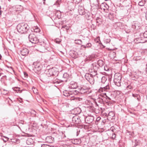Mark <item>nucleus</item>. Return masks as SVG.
<instances>
[{
	"mask_svg": "<svg viewBox=\"0 0 147 147\" xmlns=\"http://www.w3.org/2000/svg\"><path fill=\"white\" fill-rule=\"evenodd\" d=\"M74 99H75V98H73L72 99V100H74Z\"/></svg>",
	"mask_w": 147,
	"mask_h": 147,
	"instance_id": "57",
	"label": "nucleus"
},
{
	"mask_svg": "<svg viewBox=\"0 0 147 147\" xmlns=\"http://www.w3.org/2000/svg\"><path fill=\"white\" fill-rule=\"evenodd\" d=\"M78 11L79 14L80 15H84L85 13L84 8L82 6L79 5L78 6Z\"/></svg>",
	"mask_w": 147,
	"mask_h": 147,
	"instance_id": "11",
	"label": "nucleus"
},
{
	"mask_svg": "<svg viewBox=\"0 0 147 147\" xmlns=\"http://www.w3.org/2000/svg\"><path fill=\"white\" fill-rule=\"evenodd\" d=\"M97 65L100 67L102 66L103 65V62L101 60L99 61Z\"/></svg>",
	"mask_w": 147,
	"mask_h": 147,
	"instance_id": "28",
	"label": "nucleus"
},
{
	"mask_svg": "<svg viewBox=\"0 0 147 147\" xmlns=\"http://www.w3.org/2000/svg\"><path fill=\"white\" fill-rule=\"evenodd\" d=\"M79 92L82 94H88L91 92V90L90 88L80 87L79 88Z\"/></svg>",
	"mask_w": 147,
	"mask_h": 147,
	"instance_id": "7",
	"label": "nucleus"
},
{
	"mask_svg": "<svg viewBox=\"0 0 147 147\" xmlns=\"http://www.w3.org/2000/svg\"><path fill=\"white\" fill-rule=\"evenodd\" d=\"M95 41L96 42L99 43V42L100 41V37L99 36L97 37L96 39H95Z\"/></svg>",
	"mask_w": 147,
	"mask_h": 147,
	"instance_id": "37",
	"label": "nucleus"
},
{
	"mask_svg": "<svg viewBox=\"0 0 147 147\" xmlns=\"http://www.w3.org/2000/svg\"><path fill=\"white\" fill-rule=\"evenodd\" d=\"M68 77V75L67 73H65L63 76V78H64L65 79H67Z\"/></svg>",
	"mask_w": 147,
	"mask_h": 147,
	"instance_id": "32",
	"label": "nucleus"
},
{
	"mask_svg": "<svg viewBox=\"0 0 147 147\" xmlns=\"http://www.w3.org/2000/svg\"><path fill=\"white\" fill-rule=\"evenodd\" d=\"M113 127H112L111 128V130L112 131H114L113 129Z\"/></svg>",
	"mask_w": 147,
	"mask_h": 147,
	"instance_id": "49",
	"label": "nucleus"
},
{
	"mask_svg": "<svg viewBox=\"0 0 147 147\" xmlns=\"http://www.w3.org/2000/svg\"><path fill=\"white\" fill-rule=\"evenodd\" d=\"M66 26H63L62 27V28H65V27H66Z\"/></svg>",
	"mask_w": 147,
	"mask_h": 147,
	"instance_id": "50",
	"label": "nucleus"
},
{
	"mask_svg": "<svg viewBox=\"0 0 147 147\" xmlns=\"http://www.w3.org/2000/svg\"><path fill=\"white\" fill-rule=\"evenodd\" d=\"M20 6L21 7H22H22L20 5Z\"/></svg>",
	"mask_w": 147,
	"mask_h": 147,
	"instance_id": "55",
	"label": "nucleus"
},
{
	"mask_svg": "<svg viewBox=\"0 0 147 147\" xmlns=\"http://www.w3.org/2000/svg\"><path fill=\"white\" fill-rule=\"evenodd\" d=\"M52 82L53 84H59L60 83L59 80L57 78H54L52 81Z\"/></svg>",
	"mask_w": 147,
	"mask_h": 147,
	"instance_id": "25",
	"label": "nucleus"
},
{
	"mask_svg": "<svg viewBox=\"0 0 147 147\" xmlns=\"http://www.w3.org/2000/svg\"><path fill=\"white\" fill-rule=\"evenodd\" d=\"M101 119V117H97L96 119V122H98Z\"/></svg>",
	"mask_w": 147,
	"mask_h": 147,
	"instance_id": "40",
	"label": "nucleus"
},
{
	"mask_svg": "<svg viewBox=\"0 0 147 147\" xmlns=\"http://www.w3.org/2000/svg\"><path fill=\"white\" fill-rule=\"evenodd\" d=\"M100 96L106 98V99H108V100H111V99L107 95L106 93H103V95L100 94Z\"/></svg>",
	"mask_w": 147,
	"mask_h": 147,
	"instance_id": "20",
	"label": "nucleus"
},
{
	"mask_svg": "<svg viewBox=\"0 0 147 147\" xmlns=\"http://www.w3.org/2000/svg\"><path fill=\"white\" fill-rule=\"evenodd\" d=\"M32 90L33 91L34 93L36 94L38 93V90L37 89L35 88H32Z\"/></svg>",
	"mask_w": 147,
	"mask_h": 147,
	"instance_id": "31",
	"label": "nucleus"
},
{
	"mask_svg": "<svg viewBox=\"0 0 147 147\" xmlns=\"http://www.w3.org/2000/svg\"><path fill=\"white\" fill-rule=\"evenodd\" d=\"M3 137L5 138V140L3 139L4 142H6L8 140L9 138L7 137L4 136H3Z\"/></svg>",
	"mask_w": 147,
	"mask_h": 147,
	"instance_id": "38",
	"label": "nucleus"
},
{
	"mask_svg": "<svg viewBox=\"0 0 147 147\" xmlns=\"http://www.w3.org/2000/svg\"><path fill=\"white\" fill-rule=\"evenodd\" d=\"M127 90H131L133 89V86L131 84L128 85L126 88Z\"/></svg>",
	"mask_w": 147,
	"mask_h": 147,
	"instance_id": "30",
	"label": "nucleus"
},
{
	"mask_svg": "<svg viewBox=\"0 0 147 147\" xmlns=\"http://www.w3.org/2000/svg\"><path fill=\"white\" fill-rule=\"evenodd\" d=\"M97 74V71H95V70H93L91 72V74H90V75L92 76H93L94 78L97 77L96 76Z\"/></svg>",
	"mask_w": 147,
	"mask_h": 147,
	"instance_id": "19",
	"label": "nucleus"
},
{
	"mask_svg": "<svg viewBox=\"0 0 147 147\" xmlns=\"http://www.w3.org/2000/svg\"><path fill=\"white\" fill-rule=\"evenodd\" d=\"M38 44V50L41 52H45V49L47 48V46L46 43L44 42H39Z\"/></svg>",
	"mask_w": 147,
	"mask_h": 147,
	"instance_id": "4",
	"label": "nucleus"
},
{
	"mask_svg": "<svg viewBox=\"0 0 147 147\" xmlns=\"http://www.w3.org/2000/svg\"><path fill=\"white\" fill-rule=\"evenodd\" d=\"M110 39H107L104 40V42L107 44L109 43L110 42Z\"/></svg>",
	"mask_w": 147,
	"mask_h": 147,
	"instance_id": "34",
	"label": "nucleus"
},
{
	"mask_svg": "<svg viewBox=\"0 0 147 147\" xmlns=\"http://www.w3.org/2000/svg\"><path fill=\"white\" fill-rule=\"evenodd\" d=\"M28 26L27 24L23 23L19 24L17 26L18 32L21 34L26 32L28 29Z\"/></svg>",
	"mask_w": 147,
	"mask_h": 147,
	"instance_id": "1",
	"label": "nucleus"
},
{
	"mask_svg": "<svg viewBox=\"0 0 147 147\" xmlns=\"http://www.w3.org/2000/svg\"><path fill=\"white\" fill-rule=\"evenodd\" d=\"M33 69L35 73H38L41 69V67L39 65H36L33 67Z\"/></svg>",
	"mask_w": 147,
	"mask_h": 147,
	"instance_id": "17",
	"label": "nucleus"
},
{
	"mask_svg": "<svg viewBox=\"0 0 147 147\" xmlns=\"http://www.w3.org/2000/svg\"><path fill=\"white\" fill-rule=\"evenodd\" d=\"M143 36L144 38H147V31H146L143 33Z\"/></svg>",
	"mask_w": 147,
	"mask_h": 147,
	"instance_id": "36",
	"label": "nucleus"
},
{
	"mask_svg": "<svg viewBox=\"0 0 147 147\" xmlns=\"http://www.w3.org/2000/svg\"><path fill=\"white\" fill-rule=\"evenodd\" d=\"M1 9V6H0V9Z\"/></svg>",
	"mask_w": 147,
	"mask_h": 147,
	"instance_id": "56",
	"label": "nucleus"
},
{
	"mask_svg": "<svg viewBox=\"0 0 147 147\" xmlns=\"http://www.w3.org/2000/svg\"><path fill=\"white\" fill-rule=\"evenodd\" d=\"M13 90H15V91L16 90L15 89H13Z\"/></svg>",
	"mask_w": 147,
	"mask_h": 147,
	"instance_id": "58",
	"label": "nucleus"
},
{
	"mask_svg": "<svg viewBox=\"0 0 147 147\" xmlns=\"http://www.w3.org/2000/svg\"><path fill=\"white\" fill-rule=\"evenodd\" d=\"M34 31L36 32H39L40 31V30L38 28L36 27L34 29Z\"/></svg>",
	"mask_w": 147,
	"mask_h": 147,
	"instance_id": "35",
	"label": "nucleus"
},
{
	"mask_svg": "<svg viewBox=\"0 0 147 147\" xmlns=\"http://www.w3.org/2000/svg\"><path fill=\"white\" fill-rule=\"evenodd\" d=\"M132 96L134 97H138V95L136 94H133Z\"/></svg>",
	"mask_w": 147,
	"mask_h": 147,
	"instance_id": "44",
	"label": "nucleus"
},
{
	"mask_svg": "<svg viewBox=\"0 0 147 147\" xmlns=\"http://www.w3.org/2000/svg\"><path fill=\"white\" fill-rule=\"evenodd\" d=\"M53 146H51L46 144H42L41 147H53Z\"/></svg>",
	"mask_w": 147,
	"mask_h": 147,
	"instance_id": "33",
	"label": "nucleus"
},
{
	"mask_svg": "<svg viewBox=\"0 0 147 147\" xmlns=\"http://www.w3.org/2000/svg\"><path fill=\"white\" fill-rule=\"evenodd\" d=\"M78 99H80V98H78Z\"/></svg>",
	"mask_w": 147,
	"mask_h": 147,
	"instance_id": "60",
	"label": "nucleus"
},
{
	"mask_svg": "<svg viewBox=\"0 0 147 147\" xmlns=\"http://www.w3.org/2000/svg\"><path fill=\"white\" fill-rule=\"evenodd\" d=\"M75 42L76 44L79 45H81L82 43V40L80 39L75 40Z\"/></svg>",
	"mask_w": 147,
	"mask_h": 147,
	"instance_id": "23",
	"label": "nucleus"
},
{
	"mask_svg": "<svg viewBox=\"0 0 147 147\" xmlns=\"http://www.w3.org/2000/svg\"><path fill=\"white\" fill-rule=\"evenodd\" d=\"M138 4L140 6H143L144 5V3L142 1H140L139 3Z\"/></svg>",
	"mask_w": 147,
	"mask_h": 147,
	"instance_id": "39",
	"label": "nucleus"
},
{
	"mask_svg": "<svg viewBox=\"0 0 147 147\" xmlns=\"http://www.w3.org/2000/svg\"><path fill=\"white\" fill-rule=\"evenodd\" d=\"M92 46V44L90 43H87L86 46L84 45H82L81 47H82V48H86V47L89 48L90 47Z\"/></svg>",
	"mask_w": 147,
	"mask_h": 147,
	"instance_id": "21",
	"label": "nucleus"
},
{
	"mask_svg": "<svg viewBox=\"0 0 147 147\" xmlns=\"http://www.w3.org/2000/svg\"><path fill=\"white\" fill-rule=\"evenodd\" d=\"M139 26L140 24L138 22H135L134 23V24H133L132 26V27L134 29H136V28L138 29Z\"/></svg>",
	"mask_w": 147,
	"mask_h": 147,
	"instance_id": "18",
	"label": "nucleus"
},
{
	"mask_svg": "<svg viewBox=\"0 0 147 147\" xmlns=\"http://www.w3.org/2000/svg\"><path fill=\"white\" fill-rule=\"evenodd\" d=\"M91 66V68L92 70L93 69V70L97 71V70L98 69V65H97V64L96 63L92 64Z\"/></svg>",
	"mask_w": 147,
	"mask_h": 147,
	"instance_id": "16",
	"label": "nucleus"
},
{
	"mask_svg": "<svg viewBox=\"0 0 147 147\" xmlns=\"http://www.w3.org/2000/svg\"><path fill=\"white\" fill-rule=\"evenodd\" d=\"M52 138V137L51 136H50V137H47V138Z\"/></svg>",
	"mask_w": 147,
	"mask_h": 147,
	"instance_id": "52",
	"label": "nucleus"
},
{
	"mask_svg": "<svg viewBox=\"0 0 147 147\" xmlns=\"http://www.w3.org/2000/svg\"><path fill=\"white\" fill-rule=\"evenodd\" d=\"M1 11H0V14L1 15Z\"/></svg>",
	"mask_w": 147,
	"mask_h": 147,
	"instance_id": "54",
	"label": "nucleus"
},
{
	"mask_svg": "<svg viewBox=\"0 0 147 147\" xmlns=\"http://www.w3.org/2000/svg\"><path fill=\"white\" fill-rule=\"evenodd\" d=\"M104 69L105 70L107 71V70H109L108 69H106V67H104Z\"/></svg>",
	"mask_w": 147,
	"mask_h": 147,
	"instance_id": "51",
	"label": "nucleus"
},
{
	"mask_svg": "<svg viewBox=\"0 0 147 147\" xmlns=\"http://www.w3.org/2000/svg\"><path fill=\"white\" fill-rule=\"evenodd\" d=\"M55 42L57 43H59L61 41H60L59 39H56Z\"/></svg>",
	"mask_w": 147,
	"mask_h": 147,
	"instance_id": "41",
	"label": "nucleus"
},
{
	"mask_svg": "<svg viewBox=\"0 0 147 147\" xmlns=\"http://www.w3.org/2000/svg\"><path fill=\"white\" fill-rule=\"evenodd\" d=\"M112 137L113 139L115 138V134H112Z\"/></svg>",
	"mask_w": 147,
	"mask_h": 147,
	"instance_id": "42",
	"label": "nucleus"
},
{
	"mask_svg": "<svg viewBox=\"0 0 147 147\" xmlns=\"http://www.w3.org/2000/svg\"><path fill=\"white\" fill-rule=\"evenodd\" d=\"M99 19H99V18H97V19H96V22L97 23H98V20H99Z\"/></svg>",
	"mask_w": 147,
	"mask_h": 147,
	"instance_id": "47",
	"label": "nucleus"
},
{
	"mask_svg": "<svg viewBox=\"0 0 147 147\" xmlns=\"http://www.w3.org/2000/svg\"><path fill=\"white\" fill-rule=\"evenodd\" d=\"M28 38L30 41L32 43H38L39 42V39L34 34L32 33L30 34L28 36Z\"/></svg>",
	"mask_w": 147,
	"mask_h": 147,
	"instance_id": "3",
	"label": "nucleus"
},
{
	"mask_svg": "<svg viewBox=\"0 0 147 147\" xmlns=\"http://www.w3.org/2000/svg\"><path fill=\"white\" fill-rule=\"evenodd\" d=\"M85 77L86 80L89 82L92 85L93 84L94 82V78L93 76H92L90 74L86 73L85 75Z\"/></svg>",
	"mask_w": 147,
	"mask_h": 147,
	"instance_id": "6",
	"label": "nucleus"
},
{
	"mask_svg": "<svg viewBox=\"0 0 147 147\" xmlns=\"http://www.w3.org/2000/svg\"><path fill=\"white\" fill-rule=\"evenodd\" d=\"M24 75L25 77H27L28 76V74L25 72H24Z\"/></svg>",
	"mask_w": 147,
	"mask_h": 147,
	"instance_id": "43",
	"label": "nucleus"
},
{
	"mask_svg": "<svg viewBox=\"0 0 147 147\" xmlns=\"http://www.w3.org/2000/svg\"><path fill=\"white\" fill-rule=\"evenodd\" d=\"M78 87L77 84L74 81L70 82L69 86L68 88L69 89H76Z\"/></svg>",
	"mask_w": 147,
	"mask_h": 147,
	"instance_id": "12",
	"label": "nucleus"
},
{
	"mask_svg": "<svg viewBox=\"0 0 147 147\" xmlns=\"http://www.w3.org/2000/svg\"><path fill=\"white\" fill-rule=\"evenodd\" d=\"M1 56L0 55V59H1Z\"/></svg>",
	"mask_w": 147,
	"mask_h": 147,
	"instance_id": "53",
	"label": "nucleus"
},
{
	"mask_svg": "<svg viewBox=\"0 0 147 147\" xmlns=\"http://www.w3.org/2000/svg\"><path fill=\"white\" fill-rule=\"evenodd\" d=\"M78 91L76 90H74L70 92H67V91H65L63 92V94L64 96H70V97H73L72 96L73 94L76 95L78 93Z\"/></svg>",
	"mask_w": 147,
	"mask_h": 147,
	"instance_id": "5",
	"label": "nucleus"
},
{
	"mask_svg": "<svg viewBox=\"0 0 147 147\" xmlns=\"http://www.w3.org/2000/svg\"><path fill=\"white\" fill-rule=\"evenodd\" d=\"M32 141V140L31 138L28 139L26 141V143L28 145L31 144L32 143L31 141Z\"/></svg>",
	"mask_w": 147,
	"mask_h": 147,
	"instance_id": "27",
	"label": "nucleus"
},
{
	"mask_svg": "<svg viewBox=\"0 0 147 147\" xmlns=\"http://www.w3.org/2000/svg\"><path fill=\"white\" fill-rule=\"evenodd\" d=\"M72 121L73 123L76 124L80 123L81 122L79 117L77 116H74L72 118Z\"/></svg>",
	"mask_w": 147,
	"mask_h": 147,
	"instance_id": "9",
	"label": "nucleus"
},
{
	"mask_svg": "<svg viewBox=\"0 0 147 147\" xmlns=\"http://www.w3.org/2000/svg\"><path fill=\"white\" fill-rule=\"evenodd\" d=\"M121 78V75L120 73H116L115 74L113 81L115 84L118 86H121L120 81Z\"/></svg>",
	"mask_w": 147,
	"mask_h": 147,
	"instance_id": "2",
	"label": "nucleus"
},
{
	"mask_svg": "<svg viewBox=\"0 0 147 147\" xmlns=\"http://www.w3.org/2000/svg\"><path fill=\"white\" fill-rule=\"evenodd\" d=\"M100 8L102 10H103L105 11L106 10H108L109 8V6L106 3H102L101 4Z\"/></svg>",
	"mask_w": 147,
	"mask_h": 147,
	"instance_id": "13",
	"label": "nucleus"
},
{
	"mask_svg": "<svg viewBox=\"0 0 147 147\" xmlns=\"http://www.w3.org/2000/svg\"><path fill=\"white\" fill-rule=\"evenodd\" d=\"M55 68H51L47 70V74H48V76L54 75L55 73L54 71L55 70Z\"/></svg>",
	"mask_w": 147,
	"mask_h": 147,
	"instance_id": "14",
	"label": "nucleus"
},
{
	"mask_svg": "<svg viewBox=\"0 0 147 147\" xmlns=\"http://www.w3.org/2000/svg\"><path fill=\"white\" fill-rule=\"evenodd\" d=\"M107 79L105 76H103L102 78L101 81L102 83H104L106 81Z\"/></svg>",
	"mask_w": 147,
	"mask_h": 147,
	"instance_id": "29",
	"label": "nucleus"
},
{
	"mask_svg": "<svg viewBox=\"0 0 147 147\" xmlns=\"http://www.w3.org/2000/svg\"><path fill=\"white\" fill-rule=\"evenodd\" d=\"M109 88V86L107 85L105 86L100 87L98 91L100 92H102V94L103 95V93H106L108 92Z\"/></svg>",
	"mask_w": 147,
	"mask_h": 147,
	"instance_id": "8",
	"label": "nucleus"
},
{
	"mask_svg": "<svg viewBox=\"0 0 147 147\" xmlns=\"http://www.w3.org/2000/svg\"><path fill=\"white\" fill-rule=\"evenodd\" d=\"M146 19L147 20V12H146Z\"/></svg>",
	"mask_w": 147,
	"mask_h": 147,
	"instance_id": "48",
	"label": "nucleus"
},
{
	"mask_svg": "<svg viewBox=\"0 0 147 147\" xmlns=\"http://www.w3.org/2000/svg\"><path fill=\"white\" fill-rule=\"evenodd\" d=\"M97 101L101 104H103L104 101L103 99L100 97H99L97 99Z\"/></svg>",
	"mask_w": 147,
	"mask_h": 147,
	"instance_id": "24",
	"label": "nucleus"
},
{
	"mask_svg": "<svg viewBox=\"0 0 147 147\" xmlns=\"http://www.w3.org/2000/svg\"><path fill=\"white\" fill-rule=\"evenodd\" d=\"M106 121L105 120H104L102 121V122L104 124L106 122Z\"/></svg>",
	"mask_w": 147,
	"mask_h": 147,
	"instance_id": "46",
	"label": "nucleus"
},
{
	"mask_svg": "<svg viewBox=\"0 0 147 147\" xmlns=\"http://www.w3.org/2000/svg\"><path fill=\"white\" fill-rule=\"evenodd\" d=\"M110 15H111V16H112V15H111V13H109V14H108V18H109V19H110Z\"/></svg>",
	"mask_w": 147,
	"mask_h": 147,
	"instance_id": "45",
	"label": "nucleus"
},
{
	"mask_svg": "<svg viewBox=\"0 0 147 147\" xmlns=\"http://www.w3.org/2000/svg\"><path fill=\"white\" fill-rule=\"evenodd\" d=\"M114 115L115 114L113 111L110 112L108 114V116H110V118L113 117Z\"/></svg>",
	"mask_w": 147,
	"mask_h": 147,
	"instance_id": "26",
	"label": "nucleus"
},
{
	"mask_svg": "<svg viewBox=\"0 0 147 147\" xmlns=\"http://www.w3.org/2000/svg\"><path fill=\"white\" fill-rule=\"evenodd\" d=\"M9 1H10L11 0H8Z\"/></svg>",
	"mask_w": 147,
	"mask_h": 147,
	"instance_id": "59",
	"label": "nucleus"
},
{
	"mask_svg": "<svg viewBox=\"0 0 147 147\" xmlns=\"http://www.w3.org/2000/svg\"><path fill=\"white\" fill-rule=\"evenodd\" d=\"M94 118L92 116H88L85 118V122L87 123H90L93 121Z\"/></svg>",
	"mask_w": 147,
	"mask_h": 147,
	"instance_id": "10",
	"label": "nucleus"
},
{
	"mask_svg": "<svg viewBox=\"0 0 147 147\" xmlns=\"http://www.w3.org/2000/svg\"><path fill=\"white\" fill-rule=\"evenodd\" d=\"M21 55L23 56H26L29 53L28 50L26 48H23L20 51Z\"/></svg>",
	"mask_w": 147,
	"mask_h": 147,
	"instance_id": "15",
	"label": "nucleus"
},
{
	"mask_svg": "<svg viewBox=\"0 0 147 147\" xmlns=\"http://www.w3.org/2000/svg\"><path fill=\"white\" fill-rule=\"evenodd\" d=\"M42 142H38L35 144L34 145V147H41Z\"/></svg>",
	"mask_w": 147,
	"mask_h": 147,
	"instance_id": "22",
	"label": "nucleus"
}]
</instances>
